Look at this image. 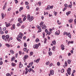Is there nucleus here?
<instances>
[{
	"label": "nucleus",
	"instance_id": "f257e3e1",
	"mask_svg": "<svg viewBox=\"0 0 76 76\" xmlns=\"http://www.w3.org/2000/svg\"><path fill=\"white\" fill-rule=\"evenodd\" d=\"M43 24H44V22H42L40 23L39 25L41 27H42V29H46L47 27L45 25H43Z\"/></svg>",
	"mask_w": 76,
	"mask_h": 76
},
{
	"label": "nucleus",
	"instance_id": "f03ea898",
	"mask_svg": "<svg viewBox=\"0 0 76 76\" xmlns=\"http://www.w3.org/2000/svg\"><path fill=\"white\" fill-rule=\"evenodd\" d=\"M27 20H29L30 22H31L34 19V17L32 16L30 17V15H28L27 16Z\"/></svg>",
	"mask_w": 76,
	"mask_h": 76
},
{
	"label": "nucleus",
	"instance_id": "7ed1b4c3",
	"mask_svg": "<svg viewBox=\"0 0 76 76\" xmlns=\"http://www.w3.org/2000/svg\"><path fill=\"white\" fill-rule=\"evenodd\" d=\"M9 38V35H6L5 36V41L7 42V41H8Z\"/></svg>",
	"mask_w": 76,
	"mask_h": 76
},
{
	"label": "nucleus",
	"instance_id": "20e7f679",
	"mask_svg": "<svg viewBox=\"0 0 76 76\" xmlns=\"http://www.w3.org/2000/svg\"><path fill=\"white\" fill-rule=\"evenodd\" d=\"M67 70L68 74L69 75H70V71H71V68H69Z\"/></svg>",
	"mask_w": 76,
	"mask_h": 76
},
{
	"label": "nucleus",
	"instance_id": "39448f33",
	"mask_svg": "<svg viewBox=\"0 0 76 76\" xmlns=\"http://www.w3.org/2000/svg\"><path fill=\"white\" fill-rule=\"evenodd\" d=\"M38 47H39V46H38V44L34 45L33 46L34 49H38Z\"/></svg>",
	"mask_w": 76,
	"mask_h": 76
},
{
	"label": "nucleus",
	"instance_id": "423d86ee",
	"mask_svg": "<svg viewBox=\"0 0 76 76\" xmlns=\"http://www.w3.org/2000/svg\"><path fill=\"white\" fill-rule=\"evenodd\" d=\"M62 50H64L65 46L63 45H61L60 46Z\"/></svg>",
	"mask_w": 76,
	"mask_h": 76
},
{
	"label": "nucleus",
	"instance_id": "0eeeda50",
	"mask_svg": "<svg viewBox=\"0 0 76 76\" xmlns=\"http://www.w3.org/2000/svg\"><path fill=\"white\" fill-rule=\"evenodd\" d=\"M50 74L51 75H54V71L53 70H51L50 71Z\"/></svg>",
	"mask_w": 76,
	"mask_h": 76
},
{
	"label": "nucleus",
	"instance_id": "6e6552de",
	"mask_svg": "<svg viewBox=\"0 0 76 76\" xmlns=\"http://www.w3.org/2000/svg\"><path fill=\"white\" fill-rule=\"evenodd\" d=\"M23 66V65L21 64V62H20L19 63V68H22Z\"/></svg>",
	"mask_w": 76,
	"mask_h": 76
},
{
	"label": "nucleus",
	"instance_id": "1a4fd4ad",
	"mask_svg": "<svg viewBox=\"0 0 76 76\" xmlns=\"http://www.w3.org/2000/svg\"><path fill=\"white\" fill-rule=\"evenodd\" d=\"M28 57H29V56H28L27 55H26L24 56L23 58L24 59H26L27 58H28Z\"/></svg>",
	"mask_w": 76,
	"mask_h": 76
},
{
	"label": "nucleus",
	"instance_id": "9d476101",
	"mask_svg": "<svg viewBox=\"0 0 76 76\" xmlns=\"http://www.w3.org/2000/svg\"><path fill=\"white\" fill-rule=\"evenodd\" d=\"M71 12V11H68L66 12V14L67 15V16H69V15L70 14Z\"/></svg>",
	"mask_w": 76,
	"mask_h": 76
},
{
	"label": "nucleus",
	"instance_id": "9b49d317",
	"mask_svg": "<svg viewBox=\"0 0 76 76\" xmlns=\"http://www.w3.org/2000/svg\"><path fill=\"white\" fill-rule=\"evenodd\" d=\"M7 4V3H5L4 6L3 8V10H4V9H5V8H6V6Z\"/></svg>",
	"mask_w": 76,
	"mask_h": 76
},
{
	"label": "nucleus",
	"instance_id": "f8f14e48",
	"mask_svg": "<svg viewBox=\"0 0 76 76\" xmlns=\"http://www.w3.org/2000/svg\"><path fill=\"white\" fill-rule=\"evenodd\" d=\"M1 16L2 17V19H4V14L3 13H1Z\"/></svg>",
	"mask_w": 76,
	"mask_h": 76
},
{
	"label": "nucleus",
	"instance_id": "ddd939ff",
	"mask_svg": "<svg viewBox=\"0 0 76 76\" xmlns=\"http://www.w3.org/2000/svg\"><path fill=\"white\" fill-rule=\"evenodd\" d=\"M52 44H53L54 45H56V40H54L52 42Z\"/></svg>",
	"mask_w": 76,
	"mask_h": 76
},
{
	"label": "nucleus",
	"instance_id": "4468645a",
	"mask_svg": "<svg viewBox=\"0 0 76 76\" xmlns=\"http://www.w3.org/2000/svg\"><path fill=\"white\" fill-rule=\"evenodd\" d=\"M68 36L70 38H71V34H70V33H68Z\"/></svg>",
	"mask_w": 76,
	"mask_h": 76
},
{
	"label": "nucleus",
	"instance_id": "2eb2a0df",
	"mask_svg": "<svg viewBox=\"0 0 76 76\" xmlns=\"http://www.w3.org/2000/svg\"><path fill=\"white\" fill-rule=\"evenodd\" d=\"M46 10H50V6L48 5V7L46 8Z\"/></svg>",
	"mask_w": 76,
	"mask_h": 76
},
{
	"label": "nucleus",
	"instance_id": "dca6fc26",
	"mask_svg": "<svg viewBox=\"0 0 76 76\" xmlns=\"http://www.w3.org/2000/svg\"><path fill=\"white\" fill-rule=\"evenodd\" d=\"M10 53H11L12 54H14L15 53V52L12 50H10Z\"/></svg>",
	"mask_w": 76,
	"mask_h": 76
},
{
	"label": "nucleus",
	"instance_id": "f3484780",
	"mask_svg": "<svg viewBox=\"0 0 76 76\" xmlns=\"http://www.w3.org/2000/svg\"><path fill=\"white\" fill-rule=\"evenodd\" d=\"M5 45L7 47H8V48H9V47H10V45L8 44H6Z\"/></svg>",
	"mask_w": 76,
	"mask_h": 76
},
{
	"label": "nucleus",
	"instance_id": "a211bd4d",
	"mask_svg": "<svg viewBox=\"0 0 76 76\" xmlns=\"http://www.w3.org/2000/svg\"><path fill=\"white\" fill-rule=\"evenodd\" d=\"M15 60V57H12L11 58L12 61H14Z\"/></svg>",
	"mask_w": 76,
	"mask_h": 76
},
{
	"label": "nucleus",
	"instance_id": "6ab92c4d",
	"mask_svg": "<svg viewBox=\"0 0 76 76\" xmlns=\"http://www.w3.org/2000/svg\"><path fill=\"white\" fill-rule=\"evenodd\" d=\"M32 64H33V62H31L29 64V66H32Z\"/></svg>",
	"mask_w": 76,
	"mask_h": 76
},
{
	"label": "nucleus",
	"instance_id": "aec40b11",
	"mask_svg": "<svg viewBox=\"0 0 76 76\" xmlns=\"http://www.w3.org/2000/svg\"><path fill=\"white\" fill-rule=\"evenodd\" d=\"M73 21V19H70L69 20V23H72Z\"/></svg>",
	"mask_w": 76,
	"mask_h": 76
},
{
	"label": "nucleus",
	"instance_id": "412c9836",
	"mask_svg": "<svg viewBox=\"0 0 76 76\" xmlns=\"http://www.w3.org/2000/svg\"><path fill=\"white\" fill-rule=\"evenodd\" d=\"M11 64H12V66H16V64H14L12 63Z\"/></svg>",
	"mask_w": 76,
	"mask_h": 76
},
{
	"label": "nucleus",
	"instance_id": "4be33fe9",
	"mask_svg": "<svg viewBox=\"0 0 76 76\" xmlns=\"http://www.w3.org/2000/svg\"><path fill=\"white\" fill-rule=\"evenodd\" d=\"M49 56H51L52 55V52L51 51H50L48 52Z\"/></svg>",
	"mask_w": 76,
	"mask_h": 76
},
{
	"label": "nucleus",
	"instance_id": "5701e85b",
	"mask_svg": "<svg viewBox=\"0 0 76 76\" xmlns=\"http://www.w3.org/2000/svg\"><path fill=\"white\" fill-rule=\"evenodd\" d=\"M33 69H32V68H30L29 69H28V71L29 72H31V71H32Z\"/></svg>",
	"mask_w": 76,
	"mask_h": 76
},
{
	"label": "nucleus",
	"instance_id": "b1692460",
	"mask_svg": "<svg viewBox=\"0 0 76 76\" xmlns=\"http://www.w3.org/2000/svg\"><path fill=\"white\" fill-rule=\"evenodd\" d=\"M25 25H23L21 26V29H23V28H25Z\"/></svg>",
	"mask_w": 76,
	"mask_h": 76
},
{
	"label": "nucleus",
	"instance_id": "393cba45",
	"mask_svg": "<svg viewBox=\"0 0 76 76\" xmlns=\"http://www.w3.org/2000/svg\"><path fill=\"white\" fill-rule=\"evenodd\" d=\"M35 41L37 42H38V41H39V39L38 38H37L36 39V40H35Z\"/></svg>",
	"mask_w": 76,
	"mask_h": 76
},
{
	"label": "nucleus",
	"instance_id": "a878e982",
	"mask_svg": "<svg viewBox=\"0 0 76 76\" xmlns=\"http://www.w3.org/2000/svg\"><path fill=\"white\" fill-rule=\"evenodd\" d=\"M18 38H20V39H22V37H21L20 35H18Z\"/></svg>",
	"mask_w": 76,
	"mask_h": 76
},
{
	"label": "nucleus",
	"instance_id": "bb28decb",
	"mask_svg": "<svg viewBox=\"0 0 76 76\" xmlns=\"http://www.w3.org/2000/svg\"><path fill=\"white\" fill-rule=\"evenodd\" d=\"M39 60H40V58H39L37 59V60L36 61V62L38 63V62H39Z\"/></svg>",
	"mask_w": 76,
	"mask_h": 76
},
{
	"label": "nucleus",
	"instance_id": "cd10ccee",
	"mask_svg": "<svg viewBox=\"0 0 76 76\" xmlns=\"http://www.w3.org/2000/svg\"><path fill=\"white\" fill-rule=\"evenodd\" d=\"M64 6L66 8H67L68 7V5L66 4H64Z\"/></svg>",
	"mask_w": 76,
	"mask_h": 76
},
{
	"label": "nucleus",
	"instance_id": "c85d7f7f",
	"mask_svg": "<svg viewBox=\"0 0 76 76\" xmlns=\"http://www.w3.org/2000/svg\"><path fill=\"white\" fill-rule=\"evenodd\" d=\"M37 28L38 29H41V27L39 26H37Z\"/></svg>",
	"mask_w": 76,
	"mask_h": 76
},
{
	"label": "nucleus",
	"instance_id": "c756f323",
	"mask_svg": "<svg viewBox=\"0 0 76 76\" xmlns=\"http://www.w3.org/2000/svg\"><path fill=\"white\" fill-rule=\"evenodd\" d=\"M61 73H64V69H62L61 70Z\"/></svg>",
	"mask_w": 76,
	"mask_h": 76
},
{
	"label": "nucleus",
	"instance_id": "7c9ffc66",
	"mask_svg": "<svg viewBox=\"0 0 76 76\" xmlns=\"http://www.w3.org/2000/svg\"><path fill=\"white\" fill-rule=\"evenodd\" d=\"M67 65V61H65V66L66 67Z\"/></svg>",
	"mask_w": 76,
	"mask_h": 76
},
{
	"label": "nucleus",
	"instance_id": "2f4dec72",
	"mask_svg": "<svg viewBox=\"0 0 76 76\" xmlns=\"http://www.w3.org/2000/svg\"><path fill=\"white\" fill-rule=\"evenodd\" d=\"M26 16H25L24 17L23 19V21H25V20H26Z\"/></svg>",
	"mask_w": 76,
	"mask_h": 76
},
{
	"label": "nucleus",
	"instance_id": "473e14b6",
	"mask_svg": "<svg viewBox=\"0 0 76 76\" xmlns=\"http://www.w3.org/2000/svg\"><path fill=\"white\" fill-rule=\"evenodd\" d=\"M67 62H68V63L69 64H70V63H71V61H70V60H68L67 61Z\"/></svg>",
	"mask_w": 76,
	"mask_h": 76
},
{
	"label": "nucleus",
	"instance_id": "72a5a7b5",
	"mask_svg": "<svg viewBox=\"0 0 76 76\" xmlns=\"http://www.w3.org/2000/svg\"><path fill=\"white\" fill-rule=\"evenodd\" d=\"M24 46L25 47H26L27 46V44H26V43H24Z\"/></svg>",
	"mask_w": 76,
	"mask_h": 76
},
{
	"label": "nucleus",
	"instance_id": "f704fd0d",
	"mask_svg": "<svg viewBox=\"0 0 76 76\" xmlns=\"http://www.w3.org/2000/svg\"><path fill=\"white\" fill-rule=\"evenodd\" d=\"M6 76H11V75H10V74L8 73L7 74H6Z\"/></svg>",
	"mask_w": 76,
	"mask_h": 76
},
{
	"label": "nucleus",
	"instance_id": "c9c22d12",
	"mask_svg": "<svg viewBox=\"0 0 76 76\" xmlns=\"http://www.w3.org/2000/svg\"><path fill=\"white\" fill-rule=\"evenodd\" d=\"M55 48H56V47L55 46H53L52 48V49L53 50V51H54V50L55 49Z\"/></svg>",
	"mask_w": 76,
	"mask_h": 76
},
{
	"label": "nucleus",
	"instance_id": "e433bc0d",
	"mask_svg": "<svg viewBox=\"0 0 76 76\" xmlns=\"http://www.w3.org/2000/svg\"><path fill=\"white\" fill-rule=\"evenodd\" d=\"M26 5H28L29 4V3L27 1L25 2Z\"/></svg>",
	"mask_w": 76,
	"mask_h": 76
},
{
	"label": "nucleus",
	"instance_id": "4c0bfd02",
	"mask_svg": "<svg viewBox=\"0 0 76 76\" xmlns=\"http://www.w3.org/2000/svg\"><path fill=\"white\" fill-rule=\"evenodd\" d=\"M57 23L58 25H61V23L60 22L59 23V20H57Z\"/></svg>",
	"mask_w": 76,
	"mask_h": 76
},
{
	"label": "nucleus",
	"instance_id": "58836bf2",
	"mask_svg": "<svg viewBox=\"0 0 76 76\" xmlns=\"http://www.w3.org/2000/svg\"><path fill=\"white\" fill-rule=\"evenodd\" d=\"M23 50L24 51H26L27 50V48H24Z\"/></svg>",
	"mask_w": 76,
	"mask_h": 76
},
{
	"label": "nucleus",
	"instance_id": "ea45409f",
	"mask_svg": "<svg viewBox=\"0 0 76 76\" xmlns=\"http://www.w3.org/2000/svg\"><path fill=\"white\" fill-rule=\"evenodd\" d=\"M2 38L3 39H4L5 38V35H4L2 36Z\"/></svg>",
	"mask_w": 76,
	"mask_h": 76
},
{
	"label": "nucleus",
	"instance_id": "a19ab883",
	"mask_svg": "<svg viewBox=\"0 0 76 76\" xmlns=\"http://www.w3.org/2000/svg\"><path fill=\"white\" fill-rule=\"evenodd\" d=\"M12 28L14 29H15V24H13L12 25Z\"/></svg>",
	"mask_w": 76,
	"mask_h": 76
},
{
	"label": "nucleus",
	"instance_id": "79ce46f5",
	"mask_svg": "<svg viewBox=\"0 0 76 76\" xmlns=\"http://www.w3.org/2000/svg\"><path fill=\"white\" fill-rule=\"evenodd\" d=\"M16 39H17V40L18 41H19L20 42V41H21V40H20V39H19L18 37H17Z\"/></svg>",
	"mask_w": 76,
	"mask_h": 76
},
{
	"label": "nucleus",
	"instance_id": "37998d69",
	"mask_svg": "<svg viewBox=\"0 0 76 76\" xmlns=\"http://www.w3.org/2000/svg\"><path fill=\"white\" fill-rule=\"evenodd\" d=\"M33 55V52H30V55L31 56H32Z\"/></svg>",
	"mask_w": 76,
	"mask_h": 76
},
{
	"label": "nucleus",
	"instance_id": "c03bdc74",
	"mask_svg": "<svg viewBox=\"0 0 76 76\" xmlns=\"http://www.w3.org/2000/svg\"><path fill=\"white\" fill-rule=\"evenodd\" d=\"M49 64H50V62H49V61L47 62L46 63V65H48Z\"/></svg>",
	"mask_w": 76,
	"mask_h": 76
},
{
	"label": "nucleus",
	"instance_id": "a18cd8bd",
	"mask_svg": "<svg viewBox=\"0 0 76 76\" xmlns=\"http://www.w3.org/2000/svg\"><path fill=\"white\" fill-rule=\"evenodd\" d=\"M44 43H45V44H46V43L47 42V41H47V39H44Z\"/></svg>",
	"mask_w": 76,
	"mask_h": 76
},
{
	"label": "nucleus",
	"instance_id": "49530a36",
	"mask_svg": "<svg viewBox=\"0 0 76 76\" xmlns=\"http://www.w3.org/2000/svg\"><path fill=\"white\" fill-rule=\"evenodd\" d=\"M50 34H51L49 32V31H48L47 34L46 35H50Z\"/></svg>",
	"mask_w": 76,
	"mask_h": 76
},
{
	"label": "nucleus",
	"instance_id": "de8ad7c7",
	"mask_svg": "<svg viewBox=\"0 0 76 76\" xmlns=\"http://www.w3.org/2000/svg\"><path fill=\"white\" fill-rule=\"evenodd\" d=\"M68 7H70V8H72V5H68Z\"/></svg>",
	"mask_w": 76,
	"mask_h": 76
},
{
	"label": "nucleus",
	"instance_id": "09e8293b",
	"mask_svg": "<svg viewBox=\"0 0 76 76\" xmlns=\"http://www.w3.org/2000/svg\"><path fill=\"white\" fill-rule=\"evenodd\" d=\"M43 38H44V37H45V33L43 32Z\"/></svg>",
	"mask_w": 76,
	"mask_h": 76
},
{
	"label": "nucleus",
	"instance_id": "8fccbe9b",
	"mask_svg": "<svg viewBox=\"0 0 76 76\" xmlns=\"http://www.w3.org/2000/svg\"><path fill=\"white\" fill-rule=\"evenodd\" d=\"M55 35H59V34H58V32L56 31L55 33Z\"/></svg>",
	"mask_w": 76,
	"mask_h": 76
},
{
	"label": "nucleus",
	"instance_id": "3c124183",
	"mask_svg": "<svg viewBox=\"0 0 76 76\" xmlns=\"http://www.w3.org/2000/svg\"><path fill=\"white\" fill-rule=\"evenodd\" d=\"M45 32H46V33H47V32H48V30H47V29H45Z\"/></svg>",
	"mask_w": 76,
	"mask_h": 76
},
{
	"label": "nucleus",
	"instance_id": "603ef678",
	"mask_svg": "<svg viewBox=\"0 0 76 76\" xmlns=\"http://www.w3.org/2000/svg\"><path fill=\"white\" fill-rule=\"evenodd\" d=\"M6 27H4L3 29V31H6Z\"/></svg>",
	"mask_w": 76,
	"mask_h": 76
},
{
	"label": "nucleus",
	"instance_id": "864d4df0",
	"mask_svg": "<svg viewBox=\"0 0 76 76\" xmlns=\"http://www.w3.org/2000/svg\"><path fill=\"white\" fill-rule=\"evenodd\" d=\"M21 20V18H18V22H20Z\"/></svg>",
	"mask_w": 76,
	"mask_h": 76
},
{
	"label": "nucleus",
	"instance_id": "5fc2aeb1",
	"mask_svg": "<svg viewBox=\"0 0 76 76\" xmlns=\"http://www.w3.org/2000/svg\"><path fill=\"white\" fill-rule=\"evenodd\" d=\"M41 29H39V30L37 32V33H38V32H41Z\"/></svg>",
	"mask_w": 76,
	"mask_h": 76
},
{
	"label": "nucleus",
	"instance_id": "6e6d98bb",
	"mask_svg": "<svg viewBox=\"0 0 76 76\" xmlns=\"http://www.w3.org/2000/svg\"><path fill=\"white\" fill-rule=\"evenodd\" d=\"M17 26H20V23H18L17 24Z\"/></svg>",
	"mask_w": 76,
	"mask_h": 76
},
{
	"label": "nucleus",
	"instance_id": "4d7b16f0",
	"mask_svg": "<svg viewBox=\"0 0 76 76\" xmlns=\"http://www.w3.org/2000/svg\"><path fill=\"white\" fill-rule=\"evenodd\" d=\"M57 64L58 66H60V62H58L57 63Z\"/></svg>",
	"mask_w": 76,
	"mask_h": 76
},
{
	"label": "nucleus",
	"instance_id": "13d9d810",
	"mask_svg": "<svg viewBox=\"0 0 76 76\" xmlns=\"http://www.w3.org/2000/svg\"><path fill=\"white\" fill-rule=\"evenodd\" d=\"M66 7H64V9L63 10V11L64 12V11H65V10H66Z\"/></svg>",
	"mask_w": 76,
	"mask_h": 76
},
{
	"label": "nucleus",
	"instance_id": "bf43d9fd",
	"mask_svg": "<svg viewBox=\"0 0 76 76\" xmlns=\"http://www.w3.org/2000/svg\"><path fill=\"white\" fill-rule=\"evenodd\" d=\"M68 33L65 31V34L67 36H68Z\"/></svg>",
	"mask_w": 76,
	"mask_h": 76
},
{
	"label": "nucleus",
	"instance_id": "052dcab7",
	"mask_svg": "<svg viewBox=\"0 0 76 76\" xmlns=\"http://www.w3.org/2000/svg\"><path fill=\"white\" fill-rule=\"evenodd\" d=\"M53 65V63H51L50 64V66L51 67V66H52Z\"/></svg>",
	"mask_w": 76,
	"mask_h": 76
},
{
	"label": "nucleus",
	"instance_id": "680f3d73",
	"mask_svg": "<svg viewBox=\"0 0 76 76\" xmlns=\"http://www.w3.org/2000/svg\"><path fill=\"white\" fill-rule=\"evenodd\" d=\"M3 62H2V61H1L0 62V65H2L3 64Z\"/></svg>",
	"mask_w": 76,
	"mask_h": 76
},
{
	"label": "nucleus",
	"instance_id": "e2e57ef3",
	"mask_svg": "<svg viewBox=\"0 0 76 76\" xmlns=\"http://www.w3.org/2000/svg\"><path fill=\"white\" fill-rule=\"evenodd\" d=\"M38 4H39V6H41V2H39Z\"/></svg>",
	"mask_w": 76,
	"mask_h": 76
},
{
	"label": "nucleus",
	"instance_id": "0e129e2a",
	"mask_svg": "<svg viewBox=\"0 0 76 76\" xmlns=\"http://www.w3.org/2000/svg\"><path fill=\"white\" fill-rule=\"evenodd\" d=\"M68 56H71V53H68Z\"/></svg>",
	"mask_w": 76,
	"mask_h": 76
},
{
	"label": "nucleus",
	"instance_id": "69168bd1",
	"mask_svg": "<svg viewBox=\"0 0 76 76\" xmlns=\"http://www.w3.org/2000/svg\"><path fill=\"white\" fill-rule=\"evenodd\" d=\"M26 7L28 9H29V6H27Z\"/></svg>",
	"mask_w": 76,
	"mask_h": 76
},
{
	"label": "nucleus",
	"instance_id": "338daca9",
	"mask_svg": "<svg viewBox=\"0 0 76 76\" xmlns=\"http://www.w3.org/2000/svg\"><path fill=\"white\" fill-rule=\"evenodd\" d=\"M58 34H60V30H58L57 31Z\"/></svg>",
	"mask_w": 76,
	"mask_h": 76
},
{
	"label": "nucleus",
	"instance_id": "774afa93",
	"mask_svg": "<svg viewBox=\"0 0 76 76\" xmlns=\"http://www.w3.org/2000/svg\"><path fill=\"white\" fill-rule=\"evenodd\" d=\"M75 24H76V19H75L74 20Z\"/></svg>",
	"mask_w": 76,
	"mask_h": 76
}]
</instances>
